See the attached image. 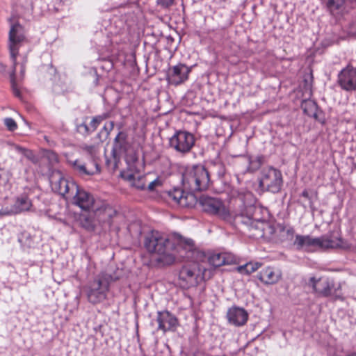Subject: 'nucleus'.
I'll return each instance as SVG.
<instances>
[{
  "label": "nucleus",
  "instance_id": "obj_1",
  "mask_svg": "<svg viewBox=\"0 0 356 356\" xmlns=\"http://www.w3.org/2000/svg\"><path fill=\"white\" fill-rule=\"evenodd\" d=\"M144 246L147 252L158 255L156 262L163 266L172 265L177 259L195 261L197 253L193 240L178 233L167 236L152 230L145 236Z\"/></svg>",
  "mask_w": 356,
  "mask_h": 356
},
{
  "label": "nucleus",
  "instance_id": "obj_2",
  "mask_svg": "<svg viewBox=\"0 0 356 356\" xmlns=\"http://www.w3.org/2000/svg\"><path fill=\"white\" fill-rule=\"evenodd\" d=\"M183 189L174 187L165 191L163 197L172 206L193 208L197 199L194 193L207 190L211 184V177L204 165L198 164L187 166L181 176Z\"/></svg>",
  "mask_w": 356,
  "mask_h": 356
},
{
  "label": "nucleus",
  "instance_id": "obj_3",
  "mask_svg": "<svg viewBox=\"0 0 356 356\" xmlns=\"http://www.w3.org/2000/svg\"><path fill=\"white\" fill-rule=\"evenodd\" d=\"M234 202L238 208L235 223L246 226L249 229H264L266 220L260 217L261 209L255 206L253 193L246 189L233 192Z\"/></svg>",
  "mask_w": 356,
  "mask_h": 356
},
{
  "label": "nucleus",
  "instance_id": "obj_4",
  "mask_svg": "<svg viewBox=\"0 0 356 356\" xmlns=\"http://www.w3.org/2000/svg\"><path fill=\"white\" fill-rule=\"evenodd\" d=\"M26 38L24 33V29L19 23L12 24L8 33V47L9 49L10 59L13 62V70L10 74L11 89L15 97L22 99V95L17 87L15 79L17 67V56L19 54V48L26 42Z\"/></svg>",
  "mask_w": 356,
  "mask_h": 356
},
{
  "label": "nucleus",
  "instance_id": "obj_5",
  "mask_svg": "<svg viewBox=\"0 0 356 356\" xmlns=\"http://www.w3.org/2000/svg\"><path fill=\"white\" fill-rule=\"evenodd\" d=\"M343 239L341 236L334 235V232H330L319 237L312 238L309 235L297 234L291 243L296 250L308 249L316 247L323 250L334 249L342 246Z\"/></svg>",
  "mask_w": 356,
  "mask_h": 356
},
{
  "label": "nucleus",
  "instance_id": "obj_6",
  "mask_svg": "<svg viewBox=\"0 0 356 356\" xmlns=\"http://www.w3.org/2000/svg\"><path fill=\"white\" fill-rule=\"evenodd\" d=\"M257 180L258 187L256 191L259 194H263L266 192L273 194L278 193L281 191L283 186L282 172L272 166L264 168L261 171Z\"/></svg>",
  "mask_w": 356,
  "mask_h": 356
},
{
  "label": "nucleus",
  "instance_id": "obj_7",
  "mask_svg": "<svg viewBox=\"0 0 356 356\" xmlns=\"http://www.w3.org/2000/svg\"><path fill=\"white\" fill-rule=\"evenodd\" d=\"M110 289L108 279L104 275H98L89 281L84 287L88 302L97 305L104 301Z\"/></svg>",
  "mask_w": 356,
  "mask_h": 356
},
{
  "label": "nucleus",
  "instance_id": "obj_8",
  "mask_svg": "<svg viewBox=\"0 0 356 356\" xmlns=\"http://www.w3.org/2000/svg\"><path fill=\"white\" fill-rule=\"evenodd\" d=\"M197 204H199L203 211L209 215L218 216L223 220H227L230 216L229 210L220 198L202 195Z\"/></svg>",
  "mask_w": 356,
  "mask_h": 356
},
{
  "label": "nucleus",
  "instance_id": "obj_9",
  "mask_svg": "<svg viewBox=\"0 0 356 356\" xmlns=\"http://www.w3.org/2000/svg\"><path fill=\"white\" fill-rule=\"evenodd\" d=\"M195 143L193 134L186 130H176L169 138V147L175 152L186 154L191 152Z\"/></svg>",
  "mask_w": 356,
  "mask_h": 356
},
{
  "label": "nucleus",
  "instance_id": "obj_10",
  "mask_svg": "<svg viewBox=\"0 0 356 356\" xmlns=\"http://www.w3.org/2000/svg\"><path fill=\"white\" fill-rule=\"evenodd\" d=\"M94 218L102 229H109L113 224L116 210L106 202L98 200L92 209Z\"/></svg>",
  "mask_w": 356,
  "mask_h": 356
},
{
  "label": "nucleus",
  "instance_id": "obj_11",
  "mask_svg": "<svg viewBox=\"0 0 356 356\" xmlns=\"http://www.w3.org/2000/svg\"><path fill=\"white\" fill-rule=\"evenodd\" d=\"M67 163L74 174L82 179L97 175L101 172L100 165L93 159L88 163L80 159H69L67 160Z\"/></svg>",
  "mask_w": 356,
  "mask_h": 356
},
{
  "label": "nucleus",
  "instance_id": "obj_12",
  "mask_svg": "<svg viewBox=\"0 0 356 356\" xmlns=\"http://www.w3.org/2000/svg\"><path fill=\"white\" fill-rule=\"evenodd\" d=\"M156 321L158 323L157 330H161L164 334L175 332L180 325L178 318L167 309L158 311Z\"/></svg>",
  "mask_w": 356,
  "mask_h": 356
},
{
  "label": "nucleus",
  "instance_id": "obj_13",
  "mask_svg": "<svg viewBox=\"0 0 356 356\" xmlns=\"http://www.w3.org/2000/svg\"><path fill=\"white\" fill-rule=\"evenodd\" d=\"M191 71V67L179 63L172 67H169L166 72V80L170 85L179 86L188 79Z\"/></svg>",
  "mask_w": 356,
  "mask_h": 356
},
{
  "label": "nucleus",
  "instance_id": "obj_14",
  "mask_svg": "<svg viewBox=\"0 0 356 356\" xmlns=\"http://www.w3.org/2000/svg\"><path fill=\"white\" fill-rule=\"evenodd\" d=\"M199 272L195 265H184L179 272V282L183 289L195 286L197 283Z\"/></svg>",
  "mask_w": 356,
  "mask_h": 356
},
{
  "label": "nucleus",
  "instance_id": "obj_15",
  "mask_svg": "<svg viewBox=\"0 0 356 356\" xmlns=\"http://www.w3.org/2000/svg\"><path fill=\"white\" fill-rule=\"evenodd\" d=\"M337 83L341 88L345 91H354L356 90V68L348 65L342 69L338 74Z\"/></svg>",
  "mask_w": 356,
  "mask_h": 356
},
{
  "label": "nucleus",
  "instance_id": "obj_16",
  "mask_svg": "<svg viewBox=\"0 0 356 356\" xmlns=\"http://www.w3.org/2000/svg\"><path fill=\"white\" fill-rule=\"evenodd\" d=\"M74 191V203L76 205L86 211H90L94 208L98 200H95L90 193L80 188L77 184Z\"/></svg>",
  "mask_w": 356,
  "mask_h": 356
},
{
  "label": "nucleus",
  "instance_id": "obj_17",
  "mask_svg": "<svg viewBox=\"0 0 356 356\" xmlns=\"http://www.w3.org/2000/svg\"><path fill=\"white\" fill-rule=\"evenodd\" d=\"M309 282L312 284V287L315 292L321 297L327 298L331 296H335L337 298H339L336 292L337 291L334 289V282L329 280H317L315 277H311Z\"/></svg>",
  "mask_w": 356,
  "mask_h": 356
},
{
  "label": "nucleus",
  "instance_id": "obj_18",
  "mask_svg": "<svg viewBox=\"0 0 356 356\" xmlns=\"http://www.w3.org/2000/svg\"><path fill=\"white\" fill-rule=\"evenodd\" d=\"M226 317L230 325L235 327H241L246 324L249 314L243 307L232 306L228 309Z\"/></svg>",
  "mask_w": 356,
  "mask_h": 356
},
{
  "label": "nucleus",
  "instance_id": "obj_19",
  "mask_svg": "<svg viewBox=\"0 0 356 356\" xmlns=\"http://www.w3.org/2000/svg\"><path fill=\"white\" fill-rule=\"evenodd\" d=\"M301 108L305 115L314 118L322 124L325 123V113L314 100L310 99L302 100Z\"/></svg>",
  "mask_w": 356,
  "mask_h": 356
},
{
  "label": "nucleus",
  "instance_id": "obj_20",
  "mask_svg": "<svg viewBox=\"0 0 356 356\" xmlns=\"http://www.w3.org/2000/svg\"><path fill=\"white\" fill-rule=\"evenodd\" d=\"M51 185L52 190L62 196L70 193V191L73 194L74 189L76 188V184L74 181L65 179L60 172L58 179L51 181Z\"/></svg>",
  "mask_w": 356,
  "mask_h": 356
},
{
  "label": "nucleus",
  "instance_id": "obj_21",
  "mask_svg": "<svg viewBox=\"0 0 356 356\" xmlns=\"http://www.w3.org/2000/svg\"><path fill=\"white\" fill-rule=\"evenodd\" d=\"M257 277L266 285H271L277 283L281 278V274L275 272L274 268L270 266L263 268L257 275Z\"/></svg>",
  "mask_w": 356,
  "mask_h": 356
},
{
  "label": "nucleus",
  "instance_id": "obj_22",
  "mask_svg": "<svg viewBox=\"0 0 356 356\" xmlns=\"http://www.w3.org/2000/svg\"><path fill=\"white\" fill-rule=\"evenodd\" d=\"M128 145L127 134L124 131H120L114 138L112 153L121 154L127 151Z\"/></svg>",
  "mask_w": 356,
  "mask_h": 356
},
{
  "label": "nucleus",
  "instance_id": "obj_23",
  "mask_svg": "<svg viewBox=\"0 0 356 356\" xmlns=\"http://www.w3.org/2000/svg\"><path fill=\"white\" fill-rule=\"evenodd\" d=\"M236 156H227L225 159L217 158L211 162L213 170L216 171L218 178H223L227 172V165L230 163Z\"/></svg>",
  "mask_w": 356,
  "mask_h": 356
},
{
  "label": "nucleus",
  "instance_id": "obj_24",
  "mask_svg": "<svg viewBox=\"0 0 356 356\" xmlns=\"http://www.w3.org/2000/svg\"><path fill=\"white\" fill-rule=\"evenodd\" d=\"M32 203L28 195L25 193L22 194L16 198L14 205L13 206V211L15 213H19L30 209Z\"/></svg>",
  "mask_w": 356,
  "mask_h": 356
},
{
  "label": "nucleus",
  "instance_id": "obj_25",
  "mask_svg": "<svg viewBox=\"0 0 356 356\" xmlns=\"http://www.w3.org/2000/svg\"><path fill=\"white\" fill-rule=\"evenodd\" d=\"M321 1L332 15H338L345 10L346 0H321Z\"/></svg>",
  "mask_w": 356,
  "mask_h": 356
},
{
  "label": "nucleus",
  "instance_id": "obj_26",
  "mask_svg": "<svg viewBox=\"0 0 356 356\" xmlns=\"http://www.w3.org/2000/svg\"><path fill=\"white\" fill-rule=\"evenodd\" d=\"M279 236L281 242L293 243L295 236V229L288 225H279Z\"/></svg>",
  "mask_w": 356,
  "mask_h": 356
},
{
  "label": "nucleus",
  "instance_id": "obj_27",
  "mask_svg": "<svg viewBox=\"0 0 356 356\" xmlns=\"http://www.w3.org/2000/svg\"><path fill=\"white\" fill-rule=\"evenodd\" d=\"M248 165L245 170V172L254 173L257 171L261 165L264 164L265 161V156L262 154H259L256 156L251 155L246 156Z\"/></svg>",
  "mask_w": 356,
  "mask_h": 356
},
{
  "label": "nucleus",
  "instance_id": "obj_28",
  "mask_svg": "<svg viewBox=\"0 0 356 356\" xmlns=\"http://www.w3.org/2000/svg\"><path fill=\"white\" fill-rule=\"evenodd\" d=\"M122 177L131 182V186L137 190L144 191L146 189V177L145 175H138L136 177L134 173L128 174L127 176L122 175Z\"/></svg>",
  "mask_w": 356,
  "mask_h": 356
},
{
  "label": "nucleus",
  "instance_id": "obj_29",
  "mask_svg": "<svg viewBox=\"0 0 356 356\" xmlns=\"http://www.w3.org/2000/svg\"><path fill=\"white\" fill-rule=\"evenodd\" d=\"M79 221L81 227L88 232H94L97 222L94 218L93 213H86L80 215Z\"/></svg>",
  "mask_w": 356,
  "mask_h": 356
},
{
  "label": "nucleus",
  "instance_id": "obj_30",
  "mask_svg": "<svg viewBox=\"0 0 356 356\" xmlns=\"http://www.w3.org/2000/svg\"><path fill=\"white\" fill-rule=\"evenodd\" d=\"M120 14V19L118 22L119 29H124L126 26L129 27L131 26V21L133 18V13L126 12L124 8H120L118 10Z\"/></svg>",
  "mask_w": 356,
  "mask_h": 356
},
{
  "label": "nucleus",
  "instance_id": "obj_31",
  "mask_svg": "<svg viewBox=\"0 0 356 356\" xmlns=\"http://www.w3.org/2000/svg\"><path fill=\"white\" fill-rule=\"evenodd\" d=\"M111 116V113L109 112H104L99 115H97L92 118V120L89 124L90 129L92 132H94L97 127L101 124V123L106 120V119L109 118Z\"/></svg>",
  "mask_w": 356,
  "mask_h": 356
},
{
  "label": "nucleus",
  "instance_id": "obj_32",
  "mask_svg": "<svg viewBox=\"0 0 356 356\" xmlns=\"http://www.w3.org/2000/svg\"><path fill=\"white\" fill-rule=\"evenodd\" d=\"M115 123L113 121H110L108 123H106L104 127L97 133L96 138L100 141H105L109 136L110 133L114 128Z\"/></svg>",
  "mask_w": 356,
  "mask_h": 356
},
{
  "label": "nucleus",
  "instance_id": "obj_33",
  "mask_svg": "<svg viewBox=\"0 0 356 356\" xmlns=\"http://www.w3.org/2000/svg\"><path fill=\"white\" fill-rule=\"evenodd\" d=\"M209 264L215 268L220 267L222 265L228 264L225 254L222 253L213 254L209 258Z\"/></svg>",
  "mask_w": 356,
  "mask_h": 356
},
{
  "label": "nucleus",
  "instance_id": "obj_34",
  "mask_svg": "<svg viewBox=\"0 0 356 356\" xmlns=\"http://www.w3.org/2000/svg\"><path fill=\"white\" fill-rule=\"evenodd\" d=\"M88 117H84L81 122H76V131L83 137H87L92 134L90 126L87 124Z\"/></svg>",
  "mask_w": 356,
  "mask_h": 356
},
{
  "label": "nucleus",
  "instance_id": "obj_35",
  "mask_svg": "<svg viewBox=\"0 0 356 356\" xmlns=\"http://www.w3.org/2000/svg\"><path fill=\"white\" fill-rule=\"evenodd\" d=\"M127 168L130 171H138L136 164L139 162L138 157L136 154H127L125 157Z\"/></svg>",
  "mask_w": 356,
  "mask_h": 356
},
{
  "label": "nucleus",
  "instance_id": "obj_36",
  "mask_svg": "<svg viewBox=\"0 0 356 356\" xmlns=\"http://www.w3.org/2000/svg\"><path fill=\"white\" fill-rule=\"evenodd\" d=\"M261 266V264L259 263H248L244 266H241L239 268V270L241 273H245V274H251L254 273V271L257 270Z\"/></svg>",
  "mask_w": 356,
  "mask_h": 356
},
{
  "label": "nucleus",
  "instance_id": "obj_37",
  "mask_svg": "<svg viewBox=\"0 0 356 356\" xmlns=\"http://www.w3.org/2000/svg\"><path fill=\"white\" fill-rule=\"evenodd\" d=\"M24 156L26 157L33 164H38L39 163L38 156L36 155L35 152L30 149L27 148Z\"/></svg>",
  "mask_w": 356,
  "mask_h": 356
},
{
  "label": "nucleus",
  "instance_id": "obj_38",
  "mask_svg": "<svg viewBox=\"0 0 356 356\" xmlns=\"http://www.w3.org/2000/svg\"><path fill=\"white\" fill-rule=\"evenodd\" d=\"M4 124L10 131H14L17 129L16 122L12 118H6L4 119Z\"/></svg>",
  "mask_w": 356,
  "mask_h": 356
},
{
  "label": "nucleus",
  "instance_id": "obj_39",
  "mask_svg": "<svg viewBox=\"0 0 356 356\" xmlns=\"http://www.w3.org/2000/svg\"><path fill=\"white\" fill-rule=\"evenodd\" d=\"M30 234L29 233L24 232L22 233L19 237H18V241L21 243L22 245L31 247V243L29 241Z\"/></svg>",
  "mask_w": 356,
  "mask_h": 356
},
{
  "label": "nucleus",
  "instance_id": "obj_40",
  "mask_svg": "<svg viewBox=\"0 0 356 356\" xmlns=\"http://www.w3.org/2000/svg\"><path fill=\"white\" fill-rule=\"evenodd\" d=\"M63 5V0H52L49 6H52V9L58 12L62 9Z\"/></svg>",
  "mask_w": 356,
  "mask_h": 356
},
{
  "label": "nucleus",
  "instance_id": "obj_41",
  "mask_svg": "<svg viewBox=\"0 0 356 356\" xmlns=\"http://www.w3.org/2000/svg\"><path fill=\"white\" fill-rule=\"evenodd\" d=\"M159 185H161V181L159 179V178H156L154 181H151L148 184L147 187H146V188L149 191H153L154 188Z\"/></svg>",
  "mask_w": 356,
  "mask_h": 356
},
{
  "label": "nucleus",
  "instance_id": "obj_42",
  "mask_svg": "<svg viewBox=\"0 0 356 356\" xmlns=\"http://www.w3.org/2000/svg\"><path fill=\"white\" fill-rule=\"evenodd\" d=\"M174 3V0H157L158 5H160L163 8H168L172 6Z\"/></svg>",
  "mask_w": 356,
  "mask_h": 356
},
{
  "label": "nucleus",
  "instance_id": "obj_43",
  "mask_svg": "<svg viewBox=\"0 0 356 356\" xmlns=\"http://www.w3.org/2000/svg\"><path fill=\"white\" fill-rule=\"evenodd\" d=\"M13 149H15V151L19 154H22L23 156H24L25 154V152L27 149V148L24 147H22L19 145H17V144H13Z\"/></svg>",
  "mask_w": 356,
  "mask_h": 356
},
{
  "label": "nucleus",
  "instance_id": "obj_44",
  "mask_svg": "<svg viewBox=\"0 0 356 356\" xmlns=\"http://www.w3.org/2000/svg\"><path fill=\"white\" fill-rule=\"evenodd\" d=\"M26 63H27V58L24 57L23 61L20 64V72L19 73H20V76L22 78H24V76L25 75Z\"/></svg>",
  "mask_w": 356,
  "mask_h": 356
},
{
  "label": "nucleus",
  "instance_id": "obj_45",
  "mask_svg": "<svg viewBox=\"0 0 356 356\" xmlns=\"http://www.w3.org/2000/svg\"><path fill=\"white\" fill-rule=\"evenodd\" d=\"M13 213H15L14 211H13V208L11 209H9L8 208H2L0 210V216H10Z\"/></svg>",
  "mask_w": 356,
  "mask_h": 356
},
{
  "label": "nucleus",
  "instance_id": "obj_46",
  "mask_svg": "<svg viewBox=\"0 0 356 356\" xmlns=\"http://www.w3.org/2000/svg\"><path fill=\"white\" fill-rule=\"evenodd\" d=\"M83 149L88 154H92L95 150V147L93 145H86L83 147Z\"/></svg>",
  "mask_w": 356,
  "mask_h": 356
},
{
  "label": "nucleus",
  "instance_id": "obj_47",
  "mask_svg": "<svg viewBox=\"0 0 356 356\" xmlns=\"http://www.w3.org/2000/svg\"><path fill=\"white\" fill-rule=\"evenodd\" d=\"M95 78L93 81V84L95 86H98L99 85H100V83H99L100 77L97 74L96 71L95 72Z\"/></svg>",
  "mask_w": 356,
  "mask_h": 356
},
{
  "label": "nucleus",
  "instance_id": "obj_48",
  "mask_svg": "<svg viewBox=\"0 0 356 356\" xmlns=\"http://www.w3.org/2000/svg\"><path fill=\"white\" fill-rule=\"evenodd\" d=\"M301 196L307 199L308 200H311V197L309 194V192L307 189H305L302 193H301Z\"/></svg>",
  "mask_w": 356,
  "mask_h": 356
},
{
  "label": "nucleus",
  "instance_id": "obj_49",
  "mask_svg": "<svg viewBox=\"0 0 356 356\" xmlns=\"http://www.w3.org/2000/svg\"><path fill=\"white\" fill-rule=\"evenodd\" d=\"M24 7L29 8H33V1L32 0H26L25 3L22 5Z\"/></svg>",
  "mask_w": 356,
  "mask_h": 356
},
{
  "label": "nucleus",
  "instance_id": "obj_50",
  "mask_svg": "<svg viewBox=\"0 0 356 356\" xmlns=\"http://www.w3.org/2000/svg\"><path fill=\"white\" fill-rule=\"evenodd\" d=\"M6 70V65L0 62V73H4Z\"/></svg>",
  "mask_w": 356,
  "mask_h": 356
},
{
  "label": "nucleus",
  "instance_id": "obj_51",
  "mask_svg": "<svg viewBox=\"0 0 356 356\" xmlns=\"http://www.w3.org/2000/svg\"><path fill=\"white\" fill-rule=\"evenodd\" d=\"M44 140L49 143V138L47 136H44Z\"/></svg>",
  "mask_w": 356,
  "mask_h": 356
},
{
  "label": "nucleus",
  "instance_id": "obj_52",
  "mask_svg": "<svg viewBox=\"0 0 356 356\" xmlns=\"http://www.w3.org/2000/svg\"><path fill=\"white\" fill-rule=\"evenodd\" d=\"M348 356H356V353H353V354H350V355H348Z\"/></svg>",
  "mask_w": 356,
  "mask_h": 356
},
{
  "label": "nucleus",
  "instance_id": "obj_53",
  "mask_svg": "<svg viewBox=\"0 0 356 356\" xmlns=\"http://www.w3.org/2000/svg\"><path fill=\"white\" fill-rule=\"evenodd\" d=\"M113 20L114 21V23H115V24H117V23H118V22H117V20H116L115 19H113Z\"/></svg>",
  "mask_w": 356,
  "mask_h": 356
},
{
  "label": "nucleus",
  "instance_id": "obj_54",
  "mask_svg": "<svg viewBox=\"0 0 356 356\" xmlns=\"http://www.w3.org/2000/svg\"><path fill=\"white\" fill-rule=\"evenodd\" d=\"M19 162H20V163H22V162H23V159H20Z\"/></svg>",
  "mask_w": 356,
  "mask_h": 356
}]
</instances>
